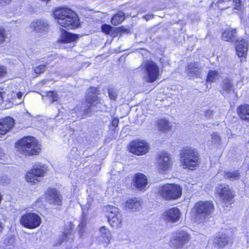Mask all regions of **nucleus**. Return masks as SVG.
Returning <instances> with one entry per match:
<instances>
[{
    "label": "nucleus",
    "mask_w": 249,
    "mask_h": 249,
    "mask_svg": "<svg viewBox=\"0 0 249 249\" xmlns=\"http://www.w3.org/2000/svg\"><path fill=\"white\" fill-rule=\"evenodd\" d=\"M213 113V111L210 110H207L205 111V115L206 116H211Z\"/></svg>",
    "instance_id": "obj_46"
},
{
    "label": "nucleus",
    "mask_w": 249,
    "mask_h": 249,
    "mask_svg": "<svg viewBox=\"0 0 249 249\" xmlns=\"http://www.w3.org/2000/svg\"><path fill=\"white\" fill-rule=\"evenodd\" d=\"M156 161L157 169L160 173H165L172 168V161L167 152L161 151L159 153L156 157Z\"/></svg>",
    "instance_id": "obj_13"
},
{
    "label": "nucleus",
    "mask_w": 249,
    "mask_h": 249,
    "mask_svg": "<svg viewBox=\"0 0 249 249\" xmlns=\"http://www.w3.org/2000/svg\"><path fill=\"white\" fill-rule=\"evenodd\" d=\"M118 29L121 31L125 32L126 31V29L123 26L119 27Z\"/></svg>",
    "instance_id": "obj_50"
},
{
    "label": "nucleus",
    "mask_w": 249,
    "mask_h": 249,
    "mask_svg": "<svg viewBox=\"0 0 249 249\" xmlns=\"http://www.w3.org/2000/svg\"><path fill=\"white\" fill-rule=\"evenodd\" d=\"M33 26L35 30L39 32L47 30L49 25L47 23L43 21L36 20L33 23Z\"/></svg>",
    "instance_id": "obj_28"
},
{
    "label": "nucleus",
    "mask_w": 249,
    "mask_h": 249,
    "mask_svg": "<svg viewBox=\"0 0 249 249\" xmlns=\"http://www.w3.org/2000/svg\"><path fill=\"white\" fill-rule=\"evenodd\" d=\"M45 200L51 205L61 206L63 197L59 191L54 188L49 187L44 192Z\"/></svg>",
    "instance_id": "obj_14"
},
{
    "label": "nucleus",
    "mask_w": 249,
    "mask_h": 249,
    "mask_svg": "<svg viewBox=\"0 0 249 249\" xmlns=\"http://www.w3.org/2000/svg\"><path fill=\"white\" fill-rule=\"evenodd\" d=\"M6 73V68L4 66L0 65V78L4 77Z\"/></svg>",
    "instance_id": "obj_42"
},
{
    "label": "nucleus",
    "mask_w": 249,
    "mask_h": 249,
    "mask_svg": "<svg viewBox=\"0 0 249 249\" xmlns=\"http://www.w3.org/2000/svg\"><path fill=\"white\" fill-rule=\"evenodd\" d=\"M47 172V167L43 164L33 165L25 175V179L31 185H35L40 182Z\"/></svg>",
    "instance_id": "obj_7"
},
{
    "label": "nucleus",
    "mask_w": 249,
    "mask_h": 249,
    "mask_svg": "<svg viewBox=\"0 0 249 249\" xmlns=\"http://www.w3.org/2000/svg\"><path fill=\"white\" fill-rule=\"evenodd\" d=\"M64 235L66 237H67V233H64Z\"/></svg>",
    "instance_id": "obj_53"
},
{
    "label": "nucleus",
    "mask_w": 249,
    "mask_h": 249,
    "mask_svg": "<svg viewBox=\"0 0 249 249\" xmlns=\"http://www.w3.org/2000/svg\"><path fill=\"white\" fill-rule=\"evenodd\" d=\"M236 30L235 29H226L224 30L221 35L222 39L227 42H233L235 41V38L236 37Z\"/></svg>",
    "instance_id": "obj_26"
},
{
    "label": "nucleus",
    "mask_w": 249,
    "mask_h": 249,
    "mask_svg": "<svg viewBox=\"0 0 249 249\" xmlns=\"http://www.w3.org/2000/svg\"><path fill=\"white\" fill-rule=\"evenodd\" d=\"M108 222L112 227H120L122 222L121 214L120 213L115 214L111 218L108 219Z\"/></svg>",
    "instance_id": "obj_29"
},
{
    "label": "nucleus",
    "mask_w": 249,
    "mask_h": 249,
    "mask_svg": "<svg viewBox=\"0 0 249 249\" xmlns=\"http://www.w3.org/2000/svg\"><path fill=\"white\" fill-rule=\"evenodd\" d=\"M214 193L221 202L225 204L231 205L235 201V192L227 184L222 183L218 184L215 187Z\"/></svg>",
    "instance_id": "obj_8"
},
{
    "label": "nucleus",
    "mask_w": 249,
    "mask_h": 249,
    "mask_svg": "<svg viewBox=\"0 0 249 249\" xmlns=\"http://www.w3.org/2000/svg\"><path fill=\"white\" fill-rule=\"evenodd\" d=\"M15 147L18 154L25 157L38 156L42 151V146L38 140L31 136L18 140L15 142Z\"/></svg>",
    "instance_id": "obj_2"
},
{
    "label": "nucleus",
    "mask_w": 249,
    "mask_h": 249,
    "mask_svg": "<svg viewBox=\"0 0 249 249\" xmlns=\"http://www.w3.org/2000/svg\"><path fill=\"white\" fill-rule=\"evenodd\" d=\"M232 3L234 5V9L240 10L241 9V0H232Z\"/></svg>",
    "instance_id": "obj_41"
},
{
    "label": "nucleus",
    "mask_w": 249,
    "mask_h": 249,
    "mask_svg": "<svg viewBox=\"0 0 249 249\" xmlns=\"http://www.w3.org/2000/svg\"><path fill=\"white\" fill-rule=\"evenodd\" d=\"M224 177L227 179L233 180L239 179L240 178V174L237 170L233 172L226 171L224 172Z\"/></svg>",
    "instance_id": "obj_31"
},
{
    "label": "nucleus",
    "mask_w": 249,
    "mask_h": 249,
    "mask_svg": "<svg viewBox=\"0 0 249 249\" xmlns=\"http://www.w3.org/2000/svg\"><path fill=\"white\" fill-rule=\"evenodd\" d=\"M232 240L225 233L218 232L214 237L213 244L219 248H223L229 244H231Z\"/></svg>",
    "instance_id": "obj_17"
},
{
    "label": "nucleus",
    "mask_w": 249,
    "mask_h": 249,
    "mask_svg": "<svg viewBox=\"0 0 249 249\" xmlns=\"http://www.w3.org/2000/svg\"><path fill=\"white\" fill-rule=\"evenodd\" d=\"M236 114L242 122L249 123V104L243 103L238 106Z\"/></svg>",
    "instance_id": "obj_21"
},
{
    "label": "nucleus",
    "mask_w": 249,
    "mask_h": 249,
    "mask_svg": "<svg viewBox=\"0 0 249 249\" xmlns=\"http://www.w3.org/2000/svg\"><path fill=\"white\" fill-rule=\"evenodd\" d=\"M46 96L50 98L52 103L58 100V96L55 90H49L46 92Z\"/></svg>",
    "instance_id": "obj_34"
},
{
    "label": "nucleus",
    "mask_w": 249,
    "mask_h": 249,
    "mask_svg": "<svg viewBox=\"0 0 249 249\" xmlns=\"http://www.w3.org/2000/svg\"><path fill=\"white\" fill-rule=\"evenodd\" d=\"M107 91L109 97L111 100L115 101L117 99L118 95L117 91L114 89L109 88Z\"/></svg>",
    "instance_id": "obj_38"
},
{
    "label": "nucleus",
    "mask_w": 249,
    "mask_h": 249,
    "mask_svg": "<svg viewBox=\"0 0 249 249\" xmlns=\"http://www.w3.org/2000/svg\"><path fill=\"white\" fill-rule=\"evenodd\" d=\"M4 93L2 88H0V105L2 104L3 101V94Z\"/></svg>",
    "instance_id": "obj_44"
},
{
    "label": "nucleus",
    "mask_w": 249,
    "mask_h": 249,
    "mask_svg": "<svg viewBox=\"0 0 249 249\" xmlns=\"http://www.w3.org/2000/svg\"><path fill=\"white\" fill-rule=\"evenodd\" d=\"M4 229V226L3 225V223L0 220V234H1Z\"/></svg>",
    "instance_id": "obj_48"
},
{
    "label": "nucleus",
    "mask_w": 249,
    "mask_h": 249,
    "mask_svg": "<svg viewBox=\"0 0 249 249\" xmlns=\"http://www.w3.org/2000/svg\"><path fill=\"white\" fill-rule=\"evenodd\" d=\"M47 66V63H45L35 67L33 69V71L36 74V76H38L41 74L43 73L46 70Z\"/></svg>",
    "instance_id": "obj_32"
},
{
    "label": "nucleus",
    "mask_w": 249,
    "mask_h": 249,
    "mask_svg": "<svg viewBox=\"0 0 249 249\" xmlns=\"http://www.w3.org/2000/svg\"><path fill=\"white\" fill-rule=\"evenodd\" d=\"M154 17L153 15H146L143 16V18H144L146 21H148L151 19H152Z\"/></svg>",
    "instance_id": "obj_45"
},
{
    "label": "nucleus",
    "mask_w": 249,
    "mask_h": 249,
    "mask_svg": "<svg viewBox=\"0 0 249 249\" xmlns=\"http://www.w3.org/2000/svg\"><path fill=\"white\" fill-rule=\"evenodd\" d=\"M87 224V219L86 214L83 213L81 217L80 223L78 225V228L79 231L81 233H83L84 231V229Z\"/></svg>",
    "instance_id": "obj_35"
},
{
    "label": "nucleus",
    "mask_w": 249,
    "mask_h": 249,
    "mask_svg": "<svg viewBox=\"0 0 249 249\" xmlns=\"http://www.w3.org/2000/svg\"><path fill=\"white\" fill-rule=\"evenodd\" d=\"M125 18V14L122 11H119L112 16L110 23L114 26H117L122 23Z\"/></svg>",
    "instance_id": "obj_27"
},
{
    "label": "nucleus",
    "mask_w": 249,
    "mask_h": 249,
    "mask_svg": "<svg viewBox=\"0 0 249 249\" xmlns=\"http://www.w3.org/2000/svg\"><path fill=\"white\" fill-rule=\"evenodd\" d=\"M52 16L61 27L68 29H76L80 27V18L76 13L67 6L55 7Z\"/></svg>",
    "instance_id": "obj_1"
},
{
    "label": "nucleus",
    "mask_w": 249,
    "mask_h": 249,
    "mask_svg": "<svg viewBox=\"0 0 249 249\" xmlns=\"http://www.w3.org/2000/svg\"><path fill=\"white\" fill-rule=\"evenodd\" d=\"M156 126L160 132H166L172 129L170 122L164 118L158 119L156 122Z\"/></svg>",
    "instance_id": "obj_22"
},
{
    "label": "nucleus",
    "mask_w": 249,
    "mask_h": 249,
    "mask_svg": "<svg viewBox=\"0 0 249 249\" xmlns=\"http://www.w3.org/2000/svg\"><path fill=\"white\" fill-rule=\"evenodd\" d=\"M107 232H109V231L108 230H107V231L105 232V233H106ZM108 234H110V233H108Z\"/></svg>",
    "instance_id": "obj_54"
},
{
    "label": "nucleus",
    "mask_w": 249,
    "mask_h": 249,
    "mask_svg": "<svg viewBox=\"0 0 249 249\" xmlns=\"http://www.w3.org/2000/svg\"><path fill=\"white\" fill-rule=\"evenodd\" d=\"M12 0H0V3H9Z\"/></svg>",
    "instance_id": "obj_49"
},
{
    "label": "nucleus",
    "mask_w": 249,
    "mask_h": 249,
    "mask_svg": "<svg viewBox=\"0 0 249 249\" xmlns=\"http://www.w3.org/2000/svg\"><path fill=\"white\" fill-rule=\"evenodd\" d=\"M221 93L234 92L235 89L234 88L232 80L229 77H226L223 79L221 85Z\"/></svg>",
    "instance_id": "obj_25"
},
{
    "label": "nucleus",
    "mask_w": 249,
    "mask_h": 249,
    "mask_svg": "<svg viewBox=\"0 0 249 249\" xmlns=\"http://www.w3.org/2000/svg\"><path fill=\"white\" fill-rule=\"evenodd\" d=\"M103 230H104V231H107V230L106 229L105 227H101V229H100V231H102Z\"/></svg>",
    "instance_id": "obj_51"
},
{
    "label": "nucleus",
    "mask_w": 249,
    "mask_h": 249,
    "mask_svg": "<svg viewBox=\"0 0 249 249\" xmlns=\"http://www.w3.org/2000/svg\"><path fill=\"white\" fill-rule=\"evenodd\" d=\"M215 206L212 200H199L196 202L191 210V214L195 218H206L212 216Z\"/></svg>",
    "instance_id": "obj_5"
},
{
    "label": "nucleus",
    "mask_w": 249,
    "mask_h": 249,
    "mask_svg": "<svg viewBox=\"0 0 249 249\" xmlns=\"http://www.w3.org/2000/svg\"><path fill=\"white\" fill-rule=\"evenodd\" d=\"M40 216L33 212H26L22 214L19 219L20 224L29 230H34L39 227L41 224Z\"/></svg>",
    "instance_id": "obj_9"
},
{
    "label": "nucleus",
    "mask_w": 249,
    "mask_h": 249,
    "mask_svg": "<svg viewBox=\"0 0 249 249\" xmlns=\"http://www.w3.org/2000/svg\"><path fill=\"white\" fill-rule=\"evenodd\" d=\"M119 124V119L117 117H115L112 119L111 124L115 128L118 127Z\"/></svg>",
    "instance_id": "obj_43"
},
{
    "label": "nucleus",
    "mask_w": 249,
    "mask_h": 249,
    "mask_svg": "<svg viewBox=\"0 0 249 249\" xmlns=\"http://www.w3.org/2000/svg\"><path fill=\"white\" fill-rule=\"evenodd\" d=\"M191 240V235L186 231L178 230L173 232L169 244L173 249H183Z\"/></svg>",
    "instance_id": "obj_10"
},
{
    "label": "nucleus",
    "mask_w": 249,
    "mask_h": 249,
    "mask_svg": "<svg viewBox=\"0 0 249 249\" xmlns=\"http://www.w3.org/2000/svg\"><path fill=\"white\" fill-rule=\"evenodd\" d=\"M180 165L184 169L196 170L200 165L201 158L198 150L190 146L182 148L179 153Z\"/></svg>",
    "instance_id": "obj_3"
},
{
    "label": "nucleus",
    "mask_w": 249,
    "mask_h": 249,
    "mask_svg": "<svg viewBox=\"0 0 249 249\" xmlns=\"http://www.w3.org/2000/svg\"><path fill=\"white\" fill-rule=\"evenodd\" d=\"M158 193L165 200H176L181 197L182 188L179 184L166 183L159 187Z\"/></svg>",
    "instance_id": "obj_6"
},
{
    "label": "nucleus",
    "mask_w": 249,
    "mask_h": 249,
    "mask_svg": "<svg viewBox=\"0 0 249 249\" xmlns=\"http://www.w3.org/2000/svg\"><path fill=\"white\" fill-rule=\"evenodd\" d=\"M15 121L13 118L6 116L0 119V137L7 133L14 126Z\"/></svg>",
    "instance_id": "obj_16"
},
{
    "label": "nucleus",
    "mask_w": 249,
    "mask_h": 249,
    "mask_svg": "<svg viewBox=\"0 0 249 249\" xmlns=\"http://www.w3.org/2000/svg\"><path fill=\"white\" fill-rule=\"evenodd\" d=\"M181 213L178 208L173 207L166 211L163 214L164 218L171 223H175L180 218Z\"/></svg>",
    "instance_id": "obj_19"
},
{
    "label": "nucleus",
    "mask_w": 249,
    "mask_h": 249,
    "mask_svg": "<svg viewBox=\"0 0 249 249\" xmlns=\"http://www.w3.org/2000/svg\"><path fill=\"white\" fill-rule=\"evenodd\" d=\"M142 201L141 198L134 197L128 198L125 202L124 206L132 211H137L142 206Z\"/></svg>",
    "instance_id": "obj_24"
},
{
    "label": "nucleus",
    "mask_w": 249,
    "mask_h": 249,
    "mask_svg": "<svg viewBox=\"0 0 249 249\" xmlns=\"http://www.w3.org/2000/svg\"><path fill=\"white\" fill-rule=\"evenodd\" d=\"M133 182L137 189L141 191H145L148 184V179L144 174L137 173L134 176Z\"/></svg>",
    "instance_id": "obj_18"
},
{
    "label": "nucleus",
    "mask_w": 249,
    "mask_h": 249,
    "mask_svg": "<svg viewBox=\"0 0 249 249\" xmlns=\"http://www.w3.org/2000/svg\"><path fill=\"white\" fill-rule=\"evenodd\" d=\"M231 0H218L214 4V6L218 10L223 11L228 8L229 7L225 4L226 1H230Z\"/></svg>",
    "instance_id": "obj_33"
},
{
    "label": "nucleus",
    "mask_w": 249,
    "mask_h": 249,
    "mask_svg": "<svg viewBox=\"0 0 249 249\" xmlns=\"http://www.w3.org/2000/svg\"><path fill=\"white\" fill-rule=\"evenodd\" d=\"M7 38L6 31L4 28L0 27V46L2 45Z\"/></svg>",
    "instance_id": "obj_37"
},
{
    "label": "nucleus",
    "mask_w": 249,
    "mask_h": 249,
    "mask_svg": "<svg viewBox=\"0 0 249 249\" xmlns=\"http://www.w3.org/2000/svg\"><path fill=\"white\" fill-rule=\"evenodd\" d=\"M101 32L107 35H110L112 33V31L114 29L110 25L104 23L101 26Z\"/></svg>",
    "instance_id": "obj_36"
},
{
    "label": "nucleus",
    "mask_w": 249,
    "mask_h": 249,
    "mask_svg": "<svg viewBox=\"0 0 249 249\" xmlns=\"http://www.w3.org/2000/svg\"><path fill=\"white\" fill-rule=\"evenodd\" d=\"M144 69L148 83H153L160 75V69L158 65L152 60H147L144 64Z\"/></svg>",
    "instance_id": "obj_11"
},
{
    "label": "nucleus",
    "mask_w": 249,
    "mask_h": 249,
    "mask_svg": "<svg viewBox=\"0 0 249 249\" xmlns=\"http://www.w3.org/2000/svg\"><path fill=\"white\" fill-rule=\"evenodd\" d=\"M219 76V73L216 70H210L208 71L206 81L209 83H213Z\"/></svg>",
    "instance_id": "obj_30"
},
{
    "label": "nucleus",
    "mask_w": 249,
    "mask_h": 249,
    "mask_svg": "<svg viewBox=\"0 0 249 249\" xmlns=\"http://www.w3.org/2000/svg\"><path fill=\"white\" fill-rule=\"evenodd\" d=\"M16 95H17V97L18 99H21L23 95V93L21 91H18Z\"/></svg>",
    "instance_id": "obj_47"
},
{
    "label": "nucleus",
    "mask_w": 249,
    "mask_h": 249,
    "mask_svg": "<svg viewBox=\"0 0 249 249\" xmlns=\"http://www.w3.org/2000/svg\"><path fill=\"white\" fill-rule=\"evenodd\" d=\"M99 94V89L97 87L91 86L88 89L84 101V103L87 105L83 110L84 116L86 117L91 116L92 108H96V111L100 110L99 109H97L99 105L101 104V99L98 96Z\"/></svg>",
    "instance_id": "obj_4"
},
{
    "label": "nucleus",
    "mask_w": 249,
    "mask_h": 249,
    "mask_svg": "<svg viewBox=\"0 0 249 249\" xmlns=\"http://www.w3.org/2000/svg\"><path fill=\"white\" fill-rule=\"evenodd\" d=\"M79 38V35L78 34L69 32L63 30V32H62L60 36L58 42L63 44L76 42Z\"/></svg>",
    "instance_id": "obj_20"
},
{
    "label": "nucleus",
    "mask_w": 249,
    "mask_h": 249,
    "mask_svg": "<svg viewBox=\"0 0 249 249\" xmlns=\"http://www.w3.org/2000/svg\"><path fill=\"white\" fill-rule=\"evenodd\" d=\"M127 149L135 155L142 156L149 151V146L145 141L136 139L130 142L127 145Z\"/></svg>",
    "instance_id": "obj_12"
},
{
    "label": "nucleus",
    "mask_w": 249,
    "mask_h": 249,
    "mask_svg": "<svg viewBox=\"0 0 249 249\" xmlns=\"http://www.w3.org/2000/svg\"><path fill=\"white\" fill-rule=\"evenodd\" d=\"M236 54L241 61H246L248 52V42L245 39H236L234 43Z\"/></svg>",
    "instance_id": "obj_15"
},
{
    "label": "nucleus",
    "mask_w": 249,
    "mask_h": 249,
    "mask_svg": "<svg viewBox=\"0 0 249 249\" xmlns=\"http://www.w3.org/2000/svg\"><path fill=\"white\" fill-rule=\"evenodd\" d=\"M200 68L197 62H190L186 66V72L188 76L191 77H197L200 75Z\"/></svg>",
    "instance_id": "obj_23"
},
{
    "label": "nucleus",
    "mask_w": 249,
    "mask_h": 249,
    "mask_svg": "<svg viewBox=\"0 0 249 249\" xmlns=\"http://www.w3.org/2000/svg\"><path fill=\"white\" fill-rule=\"evenodd\" d=\"M15 242V237L14 235L8 236L4 241V244L6 246H12Z\"/></svg>",
    "instance_id": "obj_39"
},
{
    "label": "nucleus",
    "mask_w": 249,
    "mask_h": 249,
    "mask_svg": "<svg viewBox=\"0 0 249 249\" xmlns=\"http://www.w3.org/2000/svg\"><path fill=\"white\" fill-rule=\"evenodd\" d=\"M2 154V149L0 148V157L1 156Z\"/></svg>",
    "instance_id": "obj_52"
},
{
    "label": "nucleus",
    "mask_w": 249,
    "mask_h": 249,
    "mask_svg": "<svg viewBox=\"0 0 249 249\" xmlns=\"http://www.w3.org/2000/svg\"><path fill=\"white\" fill-rule=\"evenodd\" d=\"M212 140L214 143L219 142L221 141V138L219 135L216 132H213L212 135Z\"/></svg>",
    "instance_id": "obj_40"
}]
</instances>
